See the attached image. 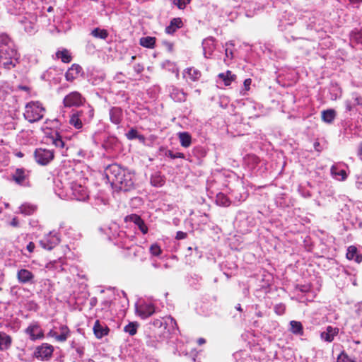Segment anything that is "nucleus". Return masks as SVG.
Wrapping results in <instances>:
<instances>
[{"label":"nucleus","instance_id":"1","mask_svg":"<svg viewBox=\"0 0 362 362\" xmlns=\"http://www.w3.org/2000/svg\"><path fill=\"white\" fill-rule=\"evenodd\" d=\"M105 173L109 182L117 189L127 192L133 187V175L120 165L115 163L110 165Z\"/></svg>","mask_w":362,"mask_h":362},{"label":"nucleus","instance_id":"2","mask_svg":"<svg viewBox=\"0 0 362 362\" xmlns=\"http://www.w3.org/2000/svg\"><path fill=\"white\" fill-rule=\"evenodd\" d=\"M94 116V109L90 105H83L78 110L72 112L69 123L77 129L83 127V124H88Z\"/></svg>","mask_w":362,"mask_h":362},{"label":"nucleus","instance_id":"3","mask_svg":"<svg viewBox=\"0 0 362 362\" xmlns=\"http://www.w3.org/2000/svg\"><path fill=\"white\" fill-rule=\"evenodd\" d=\"M19 63V54L15 46L0 48V66L10 70Z\"/></svg>","mask_w":362,"mask_h":362},{"label":"nucleus","instance_id":"4","mask_svg":"<svg viewBox=\"0 0 362 362\" xmlns=\"http://www.w3.org/2000/svg\"><path fill=\"white\" fill-rule=\"evenodd\" d=\"M45 112V108L40 102L31 101L25 105L23 116L28 122L34 123L41 120Z\"/></svg>","mask_w":362,"mask_h":362},{"label":"nucleus","instance_id":"5","mask_svg":"<svg viewBox=\"0 0 362 362\" xmlns=\"http://www.w3.org/2000/svg\"><path fill=\"white\" fill-rule=\"evenodd\" d=\"M34 158L37 164L47 165L54 159V152L50 149L36 148L34 152Z\"/></svg>","mask_w":362,"mask_h":362},{"label":"nucleus","instance_id":"6","mask_svg":"<svg viewBox=\"0 0 362 362\" xmlns=\"http://www.w3.org/2000/svg\"><path fill=\"white\" fill-rule=\"evenodd\" d=\"M86 98L78 91H73L66 95L63 100V105L65 107L83 106Z\"/></svg>","mask_w":362,"mask_h":362},{"label":"nucleus","instance_id":"7","mask_svg":"<svg viewBox=\"0 0 362 362\" xmlns=\"http://www.w3.org/2000/svg\"><path fill=\"white\" fill-rule=\"evenodd\" d=\"M59 233L51 231L40 240V245L45 250H51L60 243Z\"/></svg>","mask_w":362,"mask_h":362},{"label":"nucleus","instance_id":"8","mask_svg":"<svg viewBox=\"0 0 362 362\" xmlns=\"http://www.w3.org/2000/svg\"><path fill=\"white\" fill-rule=\"evenodd\" d=\"M70 189L73 199L78 201H86L89 195L87 188L76 182L70 183Z\"/></svg>","mask_w":362,"mask_h":362},{"label":"nucleus","instance_id":"9","mask_svg":"<svg viewBox=\"0 0 362 362\" xmlns=\"http://www.w3.org/2000/svg\"><path fill=\"white\" fill-rule=\"evenodd\" d=\"M53 351V346L47 343H43L35 348L33 355L39 360L47 361L52 357Z\"/></svg>","mask_w":362,"mask_h":362},{"label":"nucleus","instance_id":"10","mask_svg":"<svg viewBox=\"0 0 362 362\" xmlns=\"http://www.w3.org/2000/svg\"><path fill=\"white\" fill-rule=\"evenodd\" d=\"M12 180L19 185H25L28 182L29 171L24 168H17L12 174Z\"/></svg>","mask_w":362,"mask_h":362},{"label":"nucleus","instance_id":"11","mask_svg":"<svg viewBox=\"0 0 362 362\" xmlns=\"http://www.w3.org/2000/svg\"><path fill=\"white\" fill-rule=\"evenodd\" d=\"M25 333L29 335L32 341L41 339L44 337L43 331L37 322L30 324L25 329Z\"/></svg>","mask_w":362,"mask_h":362},{"label":"nucleus","instance_id":"12","mask_svg":"<svg viewBox=\"0 0 362 362\" xmlns=\"http://www.w3.org/2000/svg\"><path fill=\"white\" fill-rule=\"evenodd\" d=\"M339 332V328L329 325L326 327L325 331L320 333V338L322 340L330 343L334 340V337L338 335Z\"/></svg>","mask_w":362,"mask_h":362},{"label":"nucleus","instance_id":"13","mask_svg":"<svg viewBox=\"0 0 362 362\" xmlns=\"http://www.w3.org/2000/svg\"><path fill=\"white\" fill-rule=\"evenodd\" d=\"M134 235H127L126 232L119 230L117 233V236L115 238L116 239V244L123 248H126L127 246L129 245L134 240Z\"/></svg>","mask_w":362,"mask_h":362},{"label":"nucleus","instance_id":"14","mask_svg":"<svg viewBox=\"0 0 362 362\" xmlns=\"http://www.w3.org/2000/svg\"><path fill=\"white\" fill-rule=\"evenodd\" d=\"M110 119L115 124H119L123 119V110L119 107H112L109 110Z\"/></svg>","mask_w":362,"mask_h":362},{"label":"nucleus","instance_id":"15","mask_svg":"<svg viewBox=\"0 0 362 362\" xmlns=\"http://www.w3.org/2000/svg\"><path fill=\"white\" fill-rule=\"evenodd\" d=\"M204 55L209 58L215 49V39L212 37L204 39L202 42Z\"/></svg>","mask_w":362,"mask_h":362},{"label":"nucleus","instance_id":"16","mask_svg":"<svg viewBox=\"0 0 362 362\" xmlns=\"http://www.w3.org/2000/svg\"><path fill=\"white\" fill-rule=\"evenodd\" d=\"M109 331L110 329L106 325L100 323L99 320H96L95 322L93 332L96 338L101 339L103 337L107 336Z\"/></svg>","mask_w":362,"mask_h":362},{"label":"nucleus","instance_id":"17","mask_svg":"<svg viewBox=\"0 0 362 362\" xmlns=\"http://www.w3.org/2000/svg\"><path fill=\"white\" fill-rule=\"evenodd\" d=\"M103 141L102 144V147L106 151H112L117 145L118 144V139L115 136L111 135H104Z\"/></svg>","mask_w":362,"mask_h":362},{"label":"nucleus","instance_id":"18","mask_svg":"<svg viewBox=\"0 0 362 362\" xmlns=\"http://www.w3.org/2000/svg\"><path fill=\"white\" fill-rule=\"evenodd\" d=\"M170 96L175 102L181 103L186 100L187 94L181 89L172 86L170 89Z\"/></svg>","mask_w":362,"mask_h":362},{"label":"nucleus","instance_id":"19","mask_svg":"<svg viewBox=\"0 0 362 362\" xmlns=\"http://www.w3.org/2000/svg\"><path fill=\"white\" fill-rule=\"evenodd\" d=\"M17 278L20 283H31L34 279V275L29 270L21 269L17 273Z\"/></svg>","mask_w":362,"mask_h":362},{"label":"nucleus","instance_id":"20","mask_svg":"<svg viewBox=\"0 0 362 362\" xmlns=\"http://www.w3.org/2000/svg\"><path fill=\"white\" fill-rule=\"evenodd\" d=\"M81 71L82 68L81 66L74 64L66 72L65 77L66 81H73L78 77Z\"/></svg>","mask_w":362,"mask_h":362},{"label":"nucleus","instance_id":"21","mask_svg":"<svg viewBox=\"0 0 362 362\" xmlns=\"http://www.w3.org/2000/svg\"><path fill=\"white\" fill-rule=\"evenodd\" d=\"M183 26L182 21L180 18H174L170 21V25L165 28V32L168 34H173L177 29Z\"/></svg>","mask_w":362,"mask_h":362},{"label":"nucleus","instance_id":"22","mask_svg":"<svg viewBox=\"0 0 362 362\" xmlns=\"http://www.w3.org/2000/svg\"><path fill=\"white\" fill-rule=\"evenodd\" d=\"M12 344L11 336L4 332H0V351L8 350Z\"/></svg>","mask_w":362,"mask_h":362},{"label":"nucleus","instance_id":"23","mask_svg":"<svg viewBox=\"0 0 362 362\" xmlns=\"http://www.w3.org/2000/svg\"><path fill=\"white\" fill-rule=\"evenodd\" d=\"M346 257L350 260H355L357 263L362 262V255L358 252L357 248L355 246H349L347 249Z\"/></svg>","mask_w":362,"mask_h":362},{"label":"nucleus","instance_id":"24","mask_svg":"<svg viewBox=\"0 0 362 362\" xmlns=\"http://www.w3.org/2000/svg\"><path fill=\"white\" fill-rule=\"evenodd\" d=\"M126 249L128 250L127 255L129 257H141L144 254V248L134 245L132 243L127 246Z\"/></svg>","mask_w":362,"mask_h":362},{"label":"nucleus","instance_id":"25","mask_svg":"<svg viewBox=\"0 0 362 362\" xmlns=\"http://www.w3.org/2000/svg\"><path fill=\"white\" fill-rule=\"evenodd\" d=\"M137 312L142 318H146L155 313V308L153 305L148 304L141 305L137 309Z\"/></svg>","mask_w":362,"mask_h":362},{"label":"nucleus","instance_id":"26","mask_svg":"<svg viewBox=\"0 0 362 362\" xmlns=\"http://www.w3.org/2000/svg\"><path fill=\"white\" fill-rule=\"evenodd\" d=\"M164 322V330H167V332L171 333L177 329V325L175 320L171 316H165Z\"/></svg>","mask_w":362,"mask_h":362},{"label":"nucleus","instance_id":"27","mask_svg":"<svg viewBox=\"0 0 362 362\" xmlns=\"http://www.w3.org/2000/svg\"><path fill=\"white\" fill-rule=\"evenodd\" d=\"M180 145L184 148H188L192 144V136L191 135L187 132H179L177 134Z\"/></svg>","mask_w":362,"mask_h":362},{"label":"nucleus","instance_id":"28","mask_svg":"<svg viewBox=\"0 0 362 362\" xmlns=\"http://www.w3.org/2000/svg\"><path fill=\"white\" fill-rule=\"evenodd\" d=\"M290 331L296 335L303 336L304 334L303 327L300 322L291 320L290 322Z\"/></svg>","mask_w":362,"mask_h":362},{"label":"nucleus","instance_id":"29","mask_svg":"<svg viewBox=\"0 0 362 362\" xmlns=\"http://www.w3.org/2000/svg\"><path fill=\"white\" fill-rule=\"evenodd\" d=\"M331 174L337 180L344 181L347 177L346 172L344 170H339L336 165L331 168Z\"/></svg>","mask_w":362,"mask_h":362},{"label":"nucleus","instance_id":"30","mask_svg":"<svg viewBox=\"0 0 362 362\" xmlns=\"http://www.w3.org/2000/svg\"><path fill=\"white\" fill-rule=\"evenodd\" d=\"M336 111L333 109H328L322 112V119L328 124H331L336 117Z\"/></svg>","mask_w":362,"mask_h":362},{"label":"nucleus","instance_id":"31","mask_svg":"<svg viewBox=\"0 0 362 362\" xmlns=\"http://www.w3.org/2000/svg\"><path fill=\"white\" fill-rule=\"evenodd\" d=\"M126 137L129 140H133V139H138L141 143H145L146 141V137L142 135L139 134L136 129L132 128L130 130L126 133Z\"/></svg>","mask_w":362,"mask_h":362},{"label":"nucleus","instance_id":"32","mask_svg":"<svg viewBox=\"0 0 362 362\" xmlns=\"http://www.w3.org/2000/svg\"><path fill=\"white\" fill-rule=\"evenodd\" d=\"M218 77L224 82L225 86L230 85L232 81H234L236 78L235 75L233 74L230 71L221 73L218 75Z\"/></svg>","mask_w":362,"mask_h":362},{"label":"nucleus","instance_id":"33","mask_svg":"<svg viewBox=\"0 0 362 362\" xmlns=\"http://www.w3.org/2000/svg\"><path fill=\"white\" fill-rule=\"evenodd\" d=\"M184 76H187L191 80L195 81L201 77V72L194 68L190 67L185 70Z\"/></svg>","mask_w":362,"mask_h":362},{"label":"nucleus","instance_id":"34","mask_svg":"<svg viewBox=\"0 0 362 362\" xmlns=\"http://www.w3.org/2000/svg\"><path fill=\"white\" fill-rule=\"evenodd\" d=\"M56 57L57 59H60L61 61L64 63H69L72 59V57L70 52L66 49L58 50L56 52Z\"/></svg>","mask_w":362,"mask_h":362},{"label":"nucleus","instance_id":"35","mask_svg":"<svg viewBox=\"0 0 362 362\" xmlns=\"http://www.w3.org/2000/svg\"><path fill=\"white\" fill-rule=\"evenodd\" d=\"M60 334L57 337V341L64 342L69 337L71 331L66 325H61L59 327Z\"/></svg>","mask_w":362,"mask_h":362},{"label":"nucleus","instance_id":"36","mask_svg":"<svg viewBox=\"0 0 362 362\" xmlns=\"http://www.w3.org/2000/svg\"><path fill=\"white\" fill-rule=\"evenodd\" d=\"M150 182L153 187H160L164 185L165 179L160 173H155L151 175Z\"/></svg>","mask_w":362,"mask_h":362},{"label":"nucleus","instance_id":"37","mask_svg":"<svg viewBox=\"0 0 362 362\" xmlns=\"http://www.w3.org/2000/svg\"><path fill=\"white\" fill-rule=\"evenodd\" d=\"M140 45L146 48H153L156 44V37H143L140 39Z\"/></svg>","mask_w":362,"mask_h":362},{"label":"nucleus","instance_id":"38","mask_svg":"<svg viewBox=\"0 0 362 362\" xmlns=\"http://www.w3.org/2000/svg\"><path fill=\"white\" fill-rule=\"evenodd\" d=\"M216 203L218 206H228L230 204V201L223 193H218L216 197Z\"/></svg>","mask_w":362,"mask_h":362},{"label":"nucleus","instance_id":"39","mask_svg":"<svg viewBox=\"0 0 362 362\" xmlns=\"http://www.w3.org/2000/svg\"><path fill=\"white\" fill-rule=\"evenodd\" d=\"M91 35L95 38L105 40L108 37V32L107 30L96 28L91 31Z\"/></svg>","mask_w":362,"mask_h":362},{"label":"nucleus","instance_id":"40","mask_svg":"<svg viewBox=\"0 0 362 362\" xmlns=\"http://www.w3.org/2000/svg\"><path fill=\"white\" fill-rule=\"evenodd\" d=\"M15 46L13 40L5 33L0 34V48Z\"/></svg>","mask_w":362,"mask_h":362},{"label":"nucleus","instance_id":"41","mask_svg":"<svg viewBox=\"0 0 362 362\" xmlns=\"http://www.w3.org/2000/svg\"><path fill=\"white\" fill-rule=\"evenodd\" d=\"M35 206L30 204H22L20 207L21 213L26 216L33 214L35 211Z\"/></svg>","mask_w":362,"mask_h":362},{"label":"nucleus","instance_id":"42","mask_svg":"<svg viewBox=\"0 0 362 362\" xmlns=\"http://www.w3.org/2000/svg\"><path fill=\"white\" fill-rule=\"evenodd\" d=\"M350 37L352 41L362 44V28L354 30L351 33Z\"/></svg>","mask_w":362,"mask_h":362},{"label":"nucleus","instance_id":"43","mask_svg":"<svg viewBox=\"0 0 362 362\" xmlns=\"http://www.w3.org/2000/svg\"><path fill=\"white\" fill-rule=\"evenodd\" d=\"M138 324L136 322H129L124 328V331L129 335L133 336L137 332Z\"/></svg>","mask_w":362,"mask_h":362},{"label":"nucleus","instance_id":"44","mask_svg":"<svg viewBox=\"0 0 362 362\" xmlns=\"http://www.w3.org/2000/svg\"><path fill=\"white\" fill-rule=\"evenodd\" d=\"M160 340L156 336H148L146 339V344L149 347L158 348Z\"/></svg>","mask_w":362,"mask_h":362},{"label":"nucleus","instance_id":"45","mask_svg":"<svg viewBox=\"0 0 362 362\" xmlns=\"http://www.w3.org/2000/svg\"><path fill=\"white\" fill-rule=\"evenodd\" d=\"M52 144L57 148H63L65 146V143L62 140L61 136L57 132L52 136Z\"/></svg>","mask_w":362,"mask_h":362},{"label":"nucleus","instance_id":"46","mask_svg":"<svg viewBox=\"0 0 362 362\" xmlns=\"http://www.w3.org/2000/svg\"><path fill=\"white\" fill-rule=\"evenodd\" d=\"M125 221L132 222L137 226L139 223H142V218L136 214H131L125 217Z\"/></svg>","mask_w":362,"mask_h":362},{"label":"nucleus","instance_id":"47","mask_svg":"<svg viewBox=\"0 0 362 362\" xmlns=\"http://www.w3.org/2000/svg\"><path fill=\"white\" fill-rule=\"evenodd\" d=\"M337 362H356L351 358H350L347 354L342 351L337 357Z\"/></svg>","mask_w":362,"mask_h":362},{"label":"nucleus","instance_id":"48","mask_svg":"<svg viewBox=\"0 0 362 362\" xmlns=\"http://www.w3.org/2000/svg\"><path fill=\"white\" fill-rule=\"evenodd\" d=\"M165 156L170 157L171 159L185 158V156L183 153H180V152L173 153L170 150H168L165 152Z\"/></svg>","mask_w":362,"mask_h":362},{"label":"nucleus","instance_id":"49","mask_svg":"<svg viewBox=\"0 0 362 362\" xmlns=\"http://www.w3.org/2000/svg\"><path fill=\"white\" fill-rule=\"evenodd\" d=\"M150 252L152 255L158 257L161 254L162 250L158 244H153L150 247Z\"/></svg>","mask_w":362,"mask_h":362},{"label":"nucleus","instance_id":"50","mask_svg":"<svg viewBox=\"0 0 362 362\" xmlns=\"http://www.w3.org/2000/svg\"><path fill=\"white\" fill-rule=\"evenodd\" d=\"M191 0H173V4L180 9H184Z\"/></svg>","mask_w":362,"mask_h":362},{"label":"nucleus","instance_id":"51","mask_svg":"<svg viewBox=\"0 0 362 362\" xmlns=\"http://www.w3.org/2000/svg\"><path fill=\"white\" fill-rule=\"evenodd\" d=\"M352 103L355 106H361L362 107V97L360 96L358 93H354L352 94L351 100Z\"/></svg>","mask_w":362,"mask_h":362},{"label":"nucleus","instance_id":"52","mask_svg":"<svg viewBox=\"0 0 362 362\" xmlns=\"http://www.w3.org/2000/svg\"><path fill=\"white\" fill-rule=\"evenodd\" d=\"M285 310L286 306L283 303H279L274 306V312L279 315H282L285 313Z\"/></svg>","mask_w":362,"mask_h":362},{"label":"nucleus","instance_id":"53","mask_svg":"<svg viewBox=\"0 0 362 362\" xmlns=\"http://www.w3.org/2000/svg\"><path fill=\"white\" fill-rule=\"evenodd\" d=\"M163 322H165V317L159 319H155L153 321L152 325L155 328H161L162 327H164L165 324Z\"/></svg>","mask_w":362,"mask_h":362},{"label":"nucleus","instance_id":"54","mask_svg":"<svg viewBox=\"0 0 362 362\" xmlns=\"http://www.w3.org/2000/svg\"><path fill=\"white\" fill-rule=\"evenodd\" d=\"M345 107H346V110L348 112H350V111H352L356 106L352 103V100H347L345 101Z\"/></svg>","mask_w":362,"mask_h":362},{"label":"nucleus","instance_id":"55","mask_svg":"<svg viewBox=\"0 0 362 362\" xmlns=\"http://www.w3.org/2000/svg\"><path fill=\"white\" fill-rule=\"evenodd\" d=\"M139 229L141 231L143 234H146L148 233V227L145 224L144 221L142 220V223H139L137 225Z\"/></svg>","mask_w":362,"mask_h":362},{"label":"nucleus","instance_id":"56","mask_svg":"<svg viewBox=\"0 0 362 362\" xmlns=\"http://www.w3.org/2000/svg\"><path fill=\"white\" fill-rule=\"evenodd\" d=\"M296 288L302 293H306L310 290V287L306 285H298Z\"/></svg>","mask_w":362,"mask_h":362},{"label":"nucleus","instance_id":"57","mask_svg":"<svg viewBox=\"0 0 362 362\" xmlns=\"http://www.w3.org/2000/svg\"><path fill=\"white\" fill-rule=\"evenodd\" d=\"M252 80L250 78H246L244 81L243 86H244V90L247 91L250 89V86L251 85Z\"/></svg>","mask_w":362,"mask_h":362},{"label":"nucleus","instance_id":"58","mask_svg":"<svg viewBox=\"0 0 362 362\" xmlns=\"http://www.w3.org/2000/svg\"><path fill=\"white\" fill-rule=\"evenodd\" d=\"M175 238L177 240H183L187 238V233L182 231H177Z\"/></svg>","mask_w":362,"mask_h":362},{"label":"nucleus","instance_id":"59","mask_svg":"<svg viewBox=\"0 0 362 362\" xmlns=\"http://www.w3.org/2000/svg\"><path fill=\"white\" fill-rule=\"evenodd\" d=\"M134 70L137 74H140L144 71V66L140 64H136L134 66Z\"/></svg>","mask_w":362,"mask_h":362},{"label":"nucleus","instance_id":"60","mask_svg":"<svg viewBox=\"0 0 362 362\" xmlns=\"http://www.w3.org/2000/svg\"><path fill=\"white\" fill-rule=\"evenodd\" d=\"M110 304H111V302L110 300H104L103 303H102V309L103 310H105V309H108L110 307Z\"/></svg>","mask_w":362,"mask_h":362},{"label":"nucleus","instance_id":"61","mask_svg":"<svg viewBox=\"0 0 362 362\" xmlns=\"http://www.w3.org/2000/svg\"><path fill=\"white\" fill-rule=\"evenodd\" d=\"M48 336L54 338L57 341V337H59V334L57 332L52 329L49 332Z\"/></svg>","mask_w":362,"mask_h":362},{"label":"nucleus","instance_id":"62","mask_svg":"<svg viewBox=\"0 0 362 362\" xmlns=\"http://www.w3.org/2000/svg\"><path fill=\"white\" fill-rule=\"evenodd\" d=\"M27 250L30 252H33L34 251V249H35V244L33 243V242H30L27 247H26Z\"/></svg>","mask_w":362,"mask_h":362},{"label":"nucleus","instance_id":"63","mask_svg":"<svg viewBox=\"0 0 362 362\" xmlns=\"http://www.w3.org/2000/svg\"><path fill=\"white\" fill-rule=\"evenodd\" d=\"M314 148H315V150L318 151V152H320L322 150V146L317 141L314 143Z\"/></svg>","mask_w":362,"mask_h":362},{"label":"nucleus","instance_id":"64","mask_svg":"<svg viewBox=\"0 0 362 362\" xmlns=\"http://www.w3.org/2000/svg\"><path fill=\"white\" fill-rule=\"evenodd\" d=\"M19 225V222L17 218H13L11 221V226L13 227H17Z\"/></svg>","mask_w":362,"mask_h":362}]
</instances>
